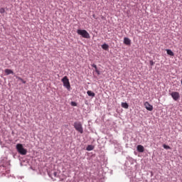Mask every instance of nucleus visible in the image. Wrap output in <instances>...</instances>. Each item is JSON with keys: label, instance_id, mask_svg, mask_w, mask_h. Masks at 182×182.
<instances>
[{"label": "nucleus", "instance_id": "5", "mask_svg": "<svg viewBox=\"0 0 182 182\" xmlns=\"http://www.w3.org/2000/svg\"><path fill=\"white\" fill-rule=\"evenodd\" d=\"M171 96L172 99L175 100V102H177L180 99V93L178 92H172L171 93Z\"/></svg>", "mask_w": 182, "mask_h": 182}, {"label": "nucleus", "instance_id": "3", "mask_svg": "<svg viewBox=\"0 0 182 182\" xmlns=\"http://www.w3.org/2000/svg\"><path fill=\"white\" fill-rule=\"evenodd\" d=\"M61 81L63 82L64 87H66L68 90H70V82H69V78H68V76H64Z\"/></svg>", "mask_w": 182, "mask_h": 182}, {"label": "nucleus", "instance_id": "1", "mask_svg": "<svg viewBox=\"0 0 182 182\" xmlns=\"http://www.w3.org/2000/svg\"><path fill=\"white\" fill-rule=\"evenodd\" d=\"M77 33L82 36V38H85V39H90V34H89L86 30L77 29Z\"/></svg>", "mask_w": 182, "mask_h": 182}, {"label": "nucleus", "instance_id": "21", "mask_svg": "<svg viewBox=\"0 0 182 182\" xmlns=\"http://www.w3.org/2000/svg\"><path fill=\"white\" fill-rule=\"evenodd\" d=\"M95 72H96V73L99 75H100V71H99V70L97 68V69H95Z\"/></svg>", "mask_w": 182, "mask_h": 182}, {"label": "nucleus", "instance_id": "15", "mask_svg": "<svg viewBox=\"0 0 182 182\" xmlns=\"http://www.w3.org/2000/svg\"><path fill=\"white\" fill-rule=\"evenodd\" d=\"M18 80H21V82L25 85L26 83V81L22 79L21 77H17Z\"/></svg>", "mask_w": 182, "mask_h": 182}, {"label": "nucleus", "instance_id": "19", "mask_svg": "<svg viewBox=\"0 0 182 182\" xmlns=\"http://www.w3.org/2000/svg\"><path fill=\"white\" fill-rule=\"evenodd\" d=\"M154 61H153V60H150L149 61V64L151 65V66H154Z\"/></svg>", "mask_w": 182, "mask_h": 182}, {"label": "nucleus", "instance_id": "20", "mask_svg": "<svg viewBox=\"0 0 182 182\" xmlns=\"http://www.w3.org/2000/svg\"><path fill=\"white\" fill-rule=\"evenodd\" d=\"M92 68H94L95 70L97 69V65H96V64H92Z\"/></svg>", "mask_w": 182, "mask_h": 182}, {"label": "nucleus", "instance_id": "16", "mask_svg": "<svg viewBox=\"0 0 182 182\" xmlns=\"http://www.w3.org/2000/svg\"><path fill=\"white\" fill-rule=\"evenodd\" d=\"M0 14H5V9L1 8L0 9Z\"/></svg>", "mask_w": 182, "mask_h": 182}, {"label": "nucleus", "instance_id": "2", "mask_svg": "<svg viewBox=\"0 0 182 182\" xmlns=\"http://www.w3.org/2000/svg\"><path fill=\"white\" fill-rule=\"evenodd\" d=\"M16 148L18 153H19L22 156H25L26 155V153H28V151L25 149V148H23V146L21 144H17Z\"/></svg>", "mask_w": 182, "mask_h": 182}, {"label": "nucleus", "instance_id": "13", "mask_svg": "<svg viewBox=\"0 0 182 182\" xmlns=\"http://www.w3.org/2000/svg\"><path fill=\"white\" fill-rule=\"evenodd\" d=\"M93 149H95V147L92 145H88L86 148V150L87 151H92V150H93Z\"/></svg>", "mask_w": 182, "mask_h": 182}, {"label": "nucleus", "instance_id": "8", "mask_svg": "<svg viewBox=\"0 0 182 182\" xmlns=\"http://www.w3.org/2000/svg\"><path fill=\"white\" fill-rule=\"evenodd\" d=\"M136 149L139 153H143V151H144V146H143L142 145H138Z\"/></svg>", "mask_w": 182, "mask_h": 182}, {"label": "nucleus", "instance_id": "23", "mask_svg": "<svg viewBox=\"0 0 182 182\" xmlns=\"http://www.w3.org/2000/svg\"><path fill=\"white\" fill-rule=\"evenodd\" d=\"M56 172H54V176L56 177Z\"/></svg>", "mask_w": 182, "mask_h": 182}, {"label": "nucleus", "instance_id": "6", "mask_svg": "<svg viewBox=\"0 0 182 182\" xmlns=\"http://www.w3.org/2000/svg\"><path fill=\"white\" fill-rule=\"evenodd\" d=\"M144 106L147 110H149V112H151L153 110V106L149 103V102H146L144 103Z\"/></svg>", "mask_w": 182, "mask_h": 182}, {"label": "nucleus", "instance_id": "22", "mask_svg": "<svg viewBox=\"0 0 182 182\" xmlns=\"http://www.w3.org/2000/svg\"><path fill=\"white\" fill-rule=\"evenodd\" d=\"M92 17H93L95 19H97V17H96V15H95V14L92 15Z\"/></svg>", "mask_w": 182, "mask_h": 182}, {"label": "nucleus", "instance_id": "11", "mask_svg": "<svg viewBox=\"0 0 182 182\" xmlns=\"http://www.w3.org/2000/svg\"><path fill=\"white\" fill-rule=\"evenodd\" d=\"M166 53L169 55V56H174V53L171 49H166Z\"/></svg>", "mask_w": 182, "mask_h": 182}, {"label": "nucleus", "instance_id": "12", "mask_svg": "<svg viewBox=\"0 0 182 182\" xmlns=\"http://www.w3.org/2000/svg\"><path fill=\"white\" fill-rule=\"evenodd\" d=\"M101 47L104 49V50H107V49H109V45L107 43L102 44Z\"/></svg>", "mask_w": 182, "mask_h": 182}, {"label": "nucleus", "instance_id": "7", "mask_svg": "<svg viewBox=\"0 0 182 182\" xmlns=\"http://www.w3.org/2000/svg\"><path fill=\"white\" fill-rule=\"evenodd\" d=\"M124 45H131L132 44V40H130V38H127V37H124Z\"/></svg>", "mask_w": 182, "mask_h": 182}, {"label": "nucleus", "instance_id": "14", "mask_svg": "<svg viewBox=\"0 0 182 182\" xmlns=\"http://www.w3.org/2000/svg\"><path fill=\"white\" fill-rule=\"evenodd\" d=\"M122 106L124 107V109H129V104H127V102H123Z\"/></svg>", "mask_w": 182, "mask_h": 182}, {"label": "nucleus", "instance_id": "17", "mask_svg": "<svg viewBox=\"0 0 182 182\" xmlns=\"http://www.w3.org/2000/svg\"><path fill=\"white\" fill-rule=\"evenodd\" d=\"M164 149H166V150L170 149V146L168 145L164 144Z\"/></svg>", "mask_w": 182, "mask_h": 182}, {"label": "nucleus", "instance_id": "9", "mask_svg": "<svg viewBox=\"0 0 182 182\" xmlns=\"http://www.w3.org/2000/svg\"><path fill=\"white\" fill-rule=\"evenodd\" d=\"M6 75H14V71L12 70H10V69H6L4 70Z\"/></svg>", "mask_w": 182, "mask_h": 182}, {"label": "nucleus", "instance_id": "18", "mask_svg": "<svg viewBox=\"0 0 182 182\" xmlns=\"http://www.w3.org/2000/svg\"><path fill=\"white\" fill-rule=\"evenodd\" d=\"M71 106H77V103L76 102H71Z\"/></svg>", "mask_w": 182, "mask_h": 182}, {"label": "nucleus", "instance_id": "10", "mask_svg": "<svg viewBox=\"0 0 182 182\" xmlns=\"http://www.w3.org/2000/svg\"><path fill=\"white\" fill-rule=\"evenodd\" d=\"M87 94L88 95V96H90V97H95V96H96V94H95V92H92L91 90H88L87 92Z\"/></svg>", "mask_w": 182, "mask_h": 182}, {"label": "nucleus", "instance_id": "4", "mask_svg": "<svg viewBox=\"0 0 182 182\" xmlns=\"http://www.w3.org/2000/svg\"><path fill=\"white\" fill-rule=\"evenodd\" d=\"M74 127L75 130L79 132V133H81V134L83 133V127H82V124L80 122L74 123Z\"/></svg>", "mask_w": 182, "mask_h": 182}]
</instances>
